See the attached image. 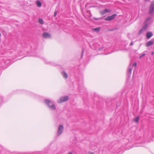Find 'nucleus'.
I'll return each instance as SVG.
<instances>
[{
	"label": "nucleus",
	"mask_w": 154,
	"mask_h": 154,
	"mask_svg": "<svg viewBox=\"0 0 154 154\" xmlns=\"http://www.w3.org/2000/svg\"><path fill=\"white\" fill-rule=\"evenodd\" d=\"M45 103L47 105L50 109L51 110H54L56 107L53 103L49 100L46 99L44 100Z\"/></svg>",
	"instance_id": "f257e3e1"
},
{
	"label": "nucleus",
	"mask_w": 154,
	"mask_h": 154,
	"mask_svg": "<svg viewBox=\"0 0 154 154\" xmlns=\"http://www.w3.org/2000/svg\"><path fill=\"white\" fill-rule=\"evenodd\" d=\"M69 99V97L67 96L62 97L60 98L59 100L57 101V102L58 103H62L67 101Z\"/></svg>",
	"instance_id": "f03ea898"
},
{
	"label": "nucleus",
	"mask_w": 154,
	"mask_h": 154,
	"mask_svg": "<svg viewBox=\"0 0 154 154\" xmlns=\"http://www.w3.org/2000/svg\"><path fill=\"white\" fill-rule=\"evenodd\" d=\"M154 12V1H152L149 7V13L150 14H152Z\"/></svg>",
	"instance_id": "7ed1b4c3"
},
{
	"label": "nucleus",
	"mask_w": 154,
	"mask_h": 154,
	"mask_svg": "<svg viewBox=\"0 0 154 154\" xmlns=\"http://www.w3.org/2000/svg\"><path fill=\"white\" fill-rule=\"evenodd\" d=\"M63 131V127L62 125H60L58 130L57 136H59Z\"/></svg>",
	"instance_id": "20e7f679"
},
{
	"label": "nucleus",
	"mask_w": 154,
	"mask_h": 154,
	"mask_svg": "<svg viewBox=\"0 0 154 154\" xmlns=\"http://www.w3.org/2000/svg\"><path fill=\"white\" fill-rule=\"evenodd\" d=\"M116 16V14H113L111 16H108L107 18L105 19V20L106 21H110L112 20L115 18Z\"/></svg>",
	"instance_id": "39448f33"
},
{
	"label": "nucleus",
	"mask_w": 154,
	"mask_h": 154,
	"mask_svg": "<svg viewBox=\"0 0 154 154\" xmlns=\"http://www.w3.org/2000/svg\"><path fill=\"white\" fill-rule=\"evenodd\" d=\"M150 18L149 17H148L146 19V20L145 22H144V25L143 26V27H142V29H143L144 30H145L147 28V26H148V23H147V22L150 20Z\"/></svg>",
	"instance_id": "423d86ee"
},
{
	"label": "nucleus",
	"mask_w": 154,
	"mask_h": 154,
	"mask_svg": "<svg viewBox=\"0 0 154 154\" xmlns=\"http://www.w3.org/2000/svg\"><path fill=\"white\" fill-rule=\"evenodd\" d=\"M111 11V10L109 9H105L104 10L100 11V14H101L102 15H103L104 14H106V13L108 12H110Z\"/></svg>",
	"instance_id": "0eeeda50"
},
{
	"label": "nucleus",
	"mask_w": 154,
	"mask_h": 154,
	"mask_svg": "<svg viewBox=\"0 0 154 154\" xmlns=\"http://www.w3.org/2000/svg\"><path fill=\"white\" fill-rule=\"evenodd\" d=\"M43 37L45 38L51 37V35L47 32H44L42 34Z\"/></svg>",
	"instance_id": "6e6552de"
},
{
	"label": "nucleus",
	"mask_w": 154,
	"mask_h": 154,
	"mask_svg": "<svg viewBox=\"0 0 154 154\" xmlns=\"http://www.w3.org/2000/svg\"><path fill=\"white\" fill-rule=\"evenodd\" d=\"M152 35V32H148L146 33V36L148 39H149Z\"/></svg>",
	"instance_id": "1a4fd4ad"
},
{
	"label": "nucleus",
	"mask_w": 154,
	"mask_h": 154,
	"mask_svg": "<svg viewBox=\"0 0 154 154\" xmlns=\"http://www.w3.org/2000/svg\"><path fill=\"white\" fill-rule=\"evenodd\" d=\"M61 73L62 75L63 76L64 78H65L66 79L67 78L68 75L66 72L64 71H63L61 72Z\"/></svg>",
	"instance_id": "9d476101"
},
{
	"label": "nucleus",
	"mask_w": 154,
	"mask_h": 154,
	"mask_svg": "<svg viewBox=\"0 0 154 154\" xmlns=\"http://www.w3.org/2000/svg\"><path fill=\"white\" fill-rule=\"evenodd\" d=\"M153 44V42L152 41H149L147 42L146 44L147 47H149Z\"/></svg>",
	"instance_id": "9b49d317"
},
{
	"label": "nucleus",
	"mask_w": 154,
	"mask_h": 154,
	"mask_svg": "<svg viewBox=\"0 0 154 154\" xmlns=\"http://www.w3.org/2000/svg\"><path fill=\"white\" fill-rule=\"evenodd\" d=\"M92 30L96 32H98L100 31V27H98L97 28H93Z\"/></svg>",
	"instance_id": "f8f14e48"
},
{
	"label": "nucleus",
	"mask_w": 154,
	"mask_h": 154,
	"mask_svg": "<svg viewBox=\"0 0 154 154\" xmlns=\"http://www.w3.org/2000/svg\"><path fill=\"white\" fill-rule=\"evenodd\" d=\"M36 3L38 7H40L42 6V3L41 2L38 1H37L36 2Z\"/></svg>",
	"instance_id": "ddd939ff"
},
{
	"label": "nucleus",
	"mask_w": 154,
	"mask_h": 154,
	"mask_svg": "<svg viewBox=\"0 0 154 154\" xmlns=\"http://www.w3.org/2000/svg\"><path fill=\"white\" fill-rule=\"evenodd\" d=\"M139 117H137L135 119H134V120L135 122H138V121H139Z\"/></svg>",
	"instance_id": "4468645a"
},
{
	"label": "nucleus",
	"mask_w": 154,
	"mask_h": 154,
	"mask_svg": "<svg viewBox=\"0 0 154 154\" xmlns=\"http://www.w3.org/2000/svg\"><path fill=\"white\" fill-rule=\"evenodd\" d=\"M143 30H144L142 28H141L140 29V30L139 31V33H138V34L139 35H140L141 34V33L143 32Z\"/></svg>",
	"instance_id": "2eb2a0df"
},
{
	"label": "nucleus",
	"mask_w": 154,
	"mask_h": 154,
	"mask_svg": "<svg viewBox=\"0 0 154 154\" xmlns=\"http://www.w3.org/2000/svg\"><path fill=\"white\" fill-rule=\"evenodd\" d=\"M38 22L40 24H42L43 23V20L42 19H39L38 20Z\"/></svg>",
	"instance_id": "dca6fc26"
},
{
	"label": "nucleus",
	"mask_w": 154,
	"mask_h": 154,
	"mask_svg": "<svg viewBox=\"0 0 154 154\" xmlns=\"http://www.w3.org/2000/svg\"><path fill=\"white\" fill-rule=\"evenodd\" d=\"M132 70V69H131V68L129 69L128 71V73H130V75L131 74Z\"/></svg>",
	"instance_id": "f3484780"
},
{
	"label": "nucleus",
	"mask_w": 154,
	"mask_h": 154,
	"mask_svg": "<svg viewBox=\"0 0 154 154\" xmlns=\"http://www.w3.org/2000/svg\"><path fill=\"white\" fill-rule=\"evenodd\" d=\"M84 49L82 48V54H81V57H82L83 56V53L84 52Z\"/></svg>",
	"instance_id": "a211bd4d"
},
{
	"label": "nucleus",
	"mask_w": 154,
	"mask_h": 154,
	"mask_svg": "<svg viewBox=\"0 0 154 154\" xmlns=\"http://www.w3.org/2000/svg\"><path fill=\"white\" fill-rule=\"evenodd\" d=\"M102 19V18H94V19L95 20H99L101 19Z\"/></svg>",
	"instance_id": "6ab92c4d"
},
{
	"label": "nucleus",
	"mask_w": 154,
	"mask_h": 154,
	"mask_svg": "<svg viewBox=\"0 0 154 154\" xmlns=\"http://www.w3.org/2000/svg\"><path fill=\"white\" fill-rule=\"evenodd\" d=\"M57 14V11H55L54 14V17H55L56 16Z\"/></svg>",
	"instance_id": "aec40b11"
},
{
	"label": "nucleus",
	"mask_w": 154,
	"mask_h": 154,
	"mask_svg": "<svg viewBox=\"0 0 154 154\" xmlns=\"http://www.w3.org/2000/svg\"><path fill=\"white\" fill-rule=\"evenodd\" d=\"M145 55V54H143L140 57V58H141L143 56H144Z\"/></svg>",
	"instance_id": "412c9836"
},
{
	"label": "nucleus",
	"mask_w": 154,
	"mask_h": 154,
	"mask_svg": "<svg viewBox=\"0 0 154 154\" xmlns=\"http://www.w3.org/2000/svg\"><path fill=\"white\" fill-rule=\"evenodd\" d=\"M132 66H135V67H136L137 66V63L136 62H134Z\"/></svg>",
	"instance_id": "4be33fe9"
},
{
	"label": "nucleus",
	"mask_w": 154,
	"mask_h": 154,
	"mask_svg": "<svg viewBox=\"0 0 154 154\" xmlns=\"http://www.w3.org/2000/svg\"><path fill=\"white\" fill-rule=\"evenodd\" d=\"M130 45H131V46L133 45V42H131L130 43Z\"/></svg>",
	"instance_id": "5701e85b"
},
{
	"label": "nucleus",
	"mask_w": 154,
	"mask_h": 154,
	"mask_svg": "<svg viewBox=\"0 0 154 154\" xmlns=\"http://www.w3.org/2000/svg\"><path fill=\"white\" fill-rule=\"evenodd\" d=\"M68 154H73L72 153V152H69L68 153Z\"/></svg>",
	"instance_id": "b1692460"
},
{
	"label": "nucleus",
	"mask_w": 154,
	"mask_h": 154,
	"mask_svg": "<svg viewBox=\"0 0 154 154\" xmlns=\"http://www.w3.org/2000/svg\"><path fill=\"white\" fill-rule=\"evenodd\" d=\"M90 154H94V153L92 152H91L90 153Z\"/></svg>",
	"instance_id": "393cba45"
},
{
	"label": "nucleus",
	"mask_w": 154,
	"mask_h": 154,
	"mask_svg": "<svg viewBox=\"0 0 154 154\" xmlns=\"http://www.w3.org/2000/svg\"><path fill=\"white\" fill-rule=\"evenodd\" d=\"M146 1H149V0H144Z\"/></svg>",
	"instance_id": "a878e982"
},
{
	"label": "nucleus",
	"mask_w": 154,
	"mask_h": 154,
	"mask_svg": "<svg viewBox=\"0 0 154 154\" xmlns=\"http://www.w3.org/2000/svg\"><path fill=\"white\" fill-rule=\"evenodd\" d=\"M153 54V52H152V54Z\"/></svg>",
	"instance_id": "bb28decb"
}]
</instances>
